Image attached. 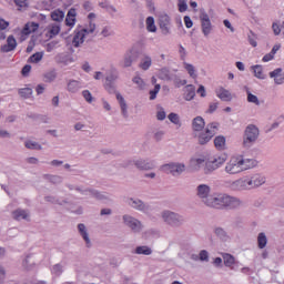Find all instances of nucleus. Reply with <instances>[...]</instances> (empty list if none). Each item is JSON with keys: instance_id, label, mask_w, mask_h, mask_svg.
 Returning <instances> with one entry per match:
<instances>
[{"instance_id": "f257e3e1", "label": "nucleus", "mask_w": 284, "mask_h": 284, "mask_svg": "<svg viewBox=\"0 0 284 284\" xmlns=\"http://www.w3.org/2000/svg\"><path fill=\"white\" fill-rule=\"evenodd\" d=\"M264 183L265 176L260 173H254L231 182L229 187L233 190V192H243L245 190H256V187H261Z\"/></svg>"}, {"instance_id": "f03ea898", "label": "nucleus", "mask_w": 284, "mask_h": 284, "mask_svg": "<svg viewBox=\"0 0 284 284\" xmlns=\"http://www.w3.org/2000/svg\"><path fill=\"white\" fill-rule=\"evenodd\" d=\"M256 166V160L244 159L242 155L233 156L226 163L224 172L226 174H241V172H245V170H251V168Z\"/></svg>"}, {"instance_id": "7ed1b4c3", "label": "nucleus", "mask_w": 284, "mask_h": 284, "mask_svg": "<svg viewBox=\"0 0 284 284\" xmlns=\"http://www.w3.org/2000/svg\"><path fill=\"white\" fill-rule=\"evenodd\" d=\"M241 205H243V202L236 196L217 194L213 207L215 210H236Z\"/></svg>"}, {"instance_id": "20e7f679", "label": "nucleus", "mask_w": 284, "mask_h": 284, "mask_svg": "<svg viewBox=\"0 0 284 284\" xmlns=\"http://www.w3.org/2000/svg\"><path fill=\"white\" fill-rule=\"evenodd\" d=\"M65 187L70 190V192L75 191L82 194L83 196H91L92 199H95L97 201H110V196L108 194L92 187L83 189L81 186H77L71 183H65Z\"/></svg>"}, {"instance_id": "39448f33", "label": "nucleus", "mask_w": 284, "mask_h": 284, "mask_svg": "<svg viewBox=\"0 0 284 284\" xmlns=\"http://www.w3.org/2000/svg\"><path fill=\"white\" fill-rule=\"evenodd\" d=\"M216 132H219V122L209 123L204 131L195 133L199 145H207L216 136Z\"/></svg>"}, {"instance_id": "423d86ee", "label": "nucleus", "mask_w": 284, "mask_h": 284, "mask_svg": "<svg viewBox=\"0 0 284 284\" xmlns=\"http://www.w3.org/2000/svg\"><path fill=\"white\" fill-rule=\"evenodd\" d=\"M162 221L170 227H181L185 224V216L174 211L164 210L161 213Z\"/></svg>"}, {"instance_id": "0eeeda50", "label": "nucleus", "mask_w": 284, "mask_h": 284, "mask_svg": "<svg viewBox=\"0 0 284 284\" xmlns=\"http://www.w3.org/2000/svg\"><path fill=\"white\" fill-rule=\"evenodd\" d=\"M210 192H212V189L207 184H200L196 187V196L201 199L202 203H204L206 207H213L215 203V199L219 195V194L212 195L210 194Z\"/></svg>"}, {"instance_id": "6e6552de", "label": "nucleus", "mask_w": 284, "mask_h": 284, "mask_svg": "<svg viewBox=\"0 0 284 284\" xmlns=\"http://www.w3.org/2000/svg\"><path fill=\"white\" fill-rule=\"evenodd\" d=\"M261 132L258 131L257 126L254 124H248L244 131L243 135V148L250 149L256 141H258Z\"/></svg>"}, {"instance_id": "1a4fd4ad", "label": "nucleus", "mask_w": 284, "mask_h": 284, "mask_svg": "<svg viewBox=\"0 0 284 284\" xmlns=\"http://www.w3.org/2000/svg\"><path fill=\"white\" fill-rule=\"evenodd\" d=\"M141 58V51L136 48H131L125 51L123 59L120 62L121 68H132V63H136Z\"/></svg>"}, {"instance_id": "9d476101", "label": "nucleus", "mask_w": 284, "mask_h": 284, "mask_svg": "<svg viewBox=\"0 0 284 284\" xmlns=\"http://www.w3.org/2000/svg\"><path fill=\"white\" fill-rule=\"evenodd\" d=\"M225 161H227L226 155H215L210 158L205 162L204 174H212V172H215V170H219V168H221V165H223Z\"/></svg>"}, {"instance_id": "9b49d317", "label": "nucleus", "mask_w": 284, "mask_h": 284, "mask_svg": "<svg viewBox=\"0 0 284 284\" xmlns=\"http://www.w3.org/2000/svg\"><path fill=\"white\" fill-rule=\"evenodd\" d=\"M122 221L125 225V227H129L133 234H141L143 232V223L141 220L130 215V214H124L122 216Z\"/></svg>"}, {"instance_id": "f8f14e48", "label": "nucleus", "mask_w": 284, "mask_h": 284, "mask_svg": "<svg viewBox=\"0 0 284 284\" xmlns=\"http://www.w3.org/2000/svg\"><path fill=\"white\" fill-rule=\"evenodd\" d=\"M162 172L165 174H172V176H181L185 170L184 163L171 162L161 166Z\"/></svg>"}, {"instance_id": "ddd939ff", "label": "nucleus", "mask_w": 284, "mask_h": 284, "mask_svg": "<svg viewBox=\"0 0 284 284\" xmlns=\"http://www.w3.org/2000/svg\"><path fill=\"white\" fill-rule=\"evenodd\" d=\"M130 165H135L138 170H144V171L154 170L155 168L154 161H149L143 159L128 160L123 163V168H130Z\"/></svg>"}, {"instance_id": "4468645a", "label": "nucleus", "mask_w": 284, "mask_h": 284, "mask_svg": "<svg viewBox=\"0 0 284 284\" xmlns=\"http://www.w3.org/2000/svg\"><path fill=\"white\" fill-rule=\"evenodd\" d=\"M128 205H130V207L136 210L138 212H143V214H148V212H150L151 210L150 204L143 202V200L141 199L130 197L128 200Z\"/></svg>"}, {"instance_id": "2eb2a0df", "label": "nucleus", "mask_w": 284, "mask_h": 284, "mask_svg": "<svg viewBox=\"0 0 284 284\" xmlns=\"http://www.w3.org/2000/svg\"><path fill=\"white\" fill-rule=\"evenodd\" d=\"M159 26L164 37L171 34L172 20L170 19V16H168L166 13L161 14L159 17Z\"/></svg>"}, {"instance_id": "dca6fc26", "label": "nucleus", "mask_w": 284, "mask_h": 284, "mask_svg": "<svg viewBox=\"0 0 284 284\" xmlns=\"http://www.w3.org/2000/svg\"><path fill=\"white\" fill-rule=\"evenodd\" d=\"M225 267H230L233 272H237L241 267V262L236 261V257L230 253H222Z\"/></svg>"}, {"instance_id": "f3484780", "label": "nucleus", "mask_w": 284, "mask_h": 284, "mask_svg": "<svg viewBox=\"0 0 284 284\" xmlns=\"http://www.w3.org/2000/svg\"><path fill=\"white\" fill-rule=\"evenodd\" d=\"M87 34H92V32H90V29H88V28H82L81 30L75 32V34L73 37V41H72L73 47L79 48V45H81V43H83V39H85Z\"/></svg>"}, {"instance_id": "a211bd4d", "label": "nucleus", "mask_w": 284, "mask_h": 284, "mask_svg": "<svg viewBox=\"0 0 284 284\" xmlns=\"http://www.w3.org/2000/svg\"><path fill=\"white\" fill-rule=\"evenodd\" d=\"M268 74H270L271 79H274V83L276 85H283L284 74H283V69L282 68H277V69L271 71Z\"/></svg>"}, {"instance_id": "6ab92c4d", "label": "nucleus", "mask_w": 284, "mask_h": 284, "mask_svg": "<svg viewBox=\"0 0 284 284\" xmlns=\"http://www.w3.org/2000/svg\"><path fill=\"white\" fill-rule=\"evenodd\" d=\"M12 219L14 221H28L30 219V212L23 209H17L12 212Z\"/></svg>"}, {"instance_id": "aec40b11", "label": "nucleus", "mask_w": 284, "mask_h": 284, "mask_svg": "<svg viewBox=\"0 0 284 284\" xmlns=\"http://www.w3.org/2000/svg\"><path fill=\"white\" fill-rule=\"evenodd\" d=\"M78 231L80 236H82L87 247H92V242L90 241V235L88 234V229L85 227V224H78Z\"/></svg>"}, {"instance_id": "412c9836", "label": "nucleus", "mask_w": 284, "mask_h": 284, "mask_svg": "<svg viewBox=\"0 0 284 284\" xmlns=\"http://www.w3.org/2000/svg\"><path fill=\"white\" fill-rule=\"evenodd\" d=\"M17 49V39H14V36H9L7 38V44H3L1 47V52H12Z\"/></svg>"}, {"instance_id": "4be33fe9", "label": "nucleus", "mask_w": 284, "mask_h": 284, "mask_svg": "<svg viewBox=\"0 0 284 284\" xmlns=\"http://www.w3.org/2000/svg\"><path fill=\"white\" fill-rule=\"evenodd\" d=\"M205 129V120L203 116H196L192 121L193 132H202Z\"/></svg>"}, {"instance_id": "5701e85b", "label": "nucleus", "mask_w": 284, "mask_h": 284, "mask_svg": "<svg viewBox=\"0 0 284 284\" xmlns=\"http://www.w3.org/2000/svg\"><path fill=\"white\" fill-rule=\"evenodd\" d=\"M81 88H83V85L79 80H69L67 83V90L71 92V94H77Z\"/></svg>"}, {"instance_id": "b1692460", "label": "nucleus", "mask_w": 284, "mask_h": 284, "mask_svg": "<svg viewBox=\"0 0 284 284\" xmlns=\"http://www.w3.org/2000/svg\"><path fill=\"white\" fill-rule=\"evenodd\" d=\"M196 97V88L194 85L189 84L184 88V100L192 101Z\"/></svg>"}, {"instance_id": "393cba45", "label": "nucleus", "mask_w": 284, "mask_h": 284, "mask_svg": "<svg viewBox=\"0 0 284 284\" xmlns=\"http://www.w3.org/2000/svg\"><path fill=\"white\" fill-rule=\"evenodd\" d=\"M214 234L220 239V241H223V243H226V241H230V235L227 234V231L225 229L217 226L214 229Z\"/></svg>"}, {"instance_id": "a878e982", "label": "nucleus", "mask_w": 284, "mask_h": 284, "mask_svg": "<svg viewBox=\"0 0 284 284\" xmlns=\"http://www.w3.org/2000/svg\"><path fill=\"white\" fill-rule=\"evenodd\" d=\"M116 99L121 108L122 115L124 119H128V102H125V98H123L121 93H116Z\"/></svg>"}, {"instance_id": "bb28decb", "label": "nucleus", "mask_w": 284, "mask_h": 284, "mask_svg": "<svg viewBox=\"0 0 284 284\" xmlns=\"http://www.w3.org/2000/svg\"><path fill=\"white\" fill-rule=\"evenodd\" d=\"M65 23L69 27L74 26L77 23V9H70L67 13Z\"/></svg>"}, {"instance_id": "cd10ccee", "label": "nucleus", "mask_w": 284, "mask_h": 284, "mask_svg": "<svg viewBox=\"0 0 284 284\" xmlns=\"http://www.w3.org/2000/svg\"><path fill=\"white\" fill-rule=\"evenodd\" d=\"M43 179L53 185H60V183H63V176L61 175L44 174Z\"/></svg>"}, {"instance_id": "c85d7f7f", "label": "nucleus", "mask_w": 284, "mask_h": 284, "mask_svg": "<svg viewBox=\"0 0 284 284\" xmlns=\"http://www.w3.org/2000/svg\"><path fill=\"white\" fill-rule=\"evenodd\" d=\"M50 17L52 21H57L58 23H60V21L65 19V12H63V10L55 9L50 13Z\"/></svg>"}, {"instance_id": "c756f323", "label": "nucleus", "mask_w": 284, "mask_h": 284, "mask_svg": "<svg viewBox=\"0 0 284 284\" xmlns=\"http://www.w3.org/2000/svg\"><path fill=\"white\" fill-rule=\"evenodd\" d=\"M134 254L150 256V255H152V247H150L148 245L138 246L134 251Z\"/></svg>"}, {"instance_id": "7c9ffc66", "label": "nucleus", "mask_w": 284, "mask_h": 284, "mask_svg": "<svg viewBox=\"0 0 284 284\" xmlns=\"http://www.w3.org/2000/svg\"><path fill=\"white\" fill-rule=\"evenodd\" d=\"M217 97L221 99V101H232V93L224 88H221L217 91Z\"/></svg>"}, {"instance_id": "2f4dec72", "label": "nucleus", "mask_w": 284, "mask_h": 284, "mask_svg": "<svg viewBox=\"0 0 284 284\" xmlns=\"http://www.w3.org/2000/svg\"><path fill=\"white\" fill-rule=\"evenodd\" d=\"M257 247L260 250H265L267 247V235L264 232L258 233L257 235Z\"/></svg>"}, {"instance_id": "473e14b6", "label": "nucleus", "mask_w": 284, "mask_h": 284, "mask_svg": "<svg viewBox=\"0 0 284 284\" xmlns=\"http://www.w3.org/2000/svg\"><path fill=\"white\" fill-rule=\"evenodd\" d=\"M202 33L204 37H210L212 34V21H203L201 22Z\"/></svg>"}, {"instance_id": "72a5a7b5", "label": "nucleus", "mask_w": 284, "mask_h": 284, "mask_svg": "<svg viewBox=\"0 0 284 284\" xmlns=\"http://www.w3.org/2000/svg\"><path fill=\"white\" fill-rule=\"evenodd\" d=\"M225 136L224 135H217L214 139V145L216 148V150H225Z\"/></svg>"}, {"instance_id": "f704fd0d", "label": "nucleus", "mask_w": 284, "mask_h": 284, "mask_svg": "<svg viewBox=\"0 0 284 284\" xmlns=\"http://www.w3.org/2000/svg\"><path fill=\"white\" fill-rule=\"evenodd\" d=\"M159 79H161L162 81H172V74H170V69H161L159 72Z\"/></svg>"}, {"instance_id": "c9c22d12", "label": "nucleus", "mask_w": 284, "mask_h": 284, "mask_svg": "<svg viewBox=\"0 0 284 284\" xmlns=\"http://www.w3.org/2000/svg\"><path fill=\"white\" fill-rule=\"evenodd\" d=\"M104 89L109 94H115V97L119 94L116 91V82H104Z\"/></svg>"}, {"instance_id": "e433bc0d", "label": "nucleus", "mask_w": 284, "mask_h": 284, "mask_svg": "<svg viewBox=\"0 0 284 284\" xmlns=\"http://www.w3.org/2000/svg\"><path fill=\"white\" fill-rule=\"evenodd\" d=\"M44 201L47 203H52V205H63V204L68 203V201L60 202V200L57 196H53V195H45Z\"/></svg>"}, {"instance_id": "4c0bfd02", "label": "nucleus", "mask_w": 284, "mask_h": 284, "mask_svg": "<svg viewBox=\"0 0 284 284\" xmlns=\"http://www.w3.org/2000/svg\"><path fill=\"white\" fill-rule=\"evenodd\" d=\"M246 101L247 103H254V105H261V101L258 100V97L250 92L248 89H246Z\"/></svg>"}, {"instance_id": "58836bf2", "label": "nucleus", "mask_w": 284, "mask_h": 284, "mask_svg": "<svg viewBox=\"0 0 284 284\" xmlns=\"http://www.w3.org/2000/svg\"><path fill=\"white\" fill-rule=\"evenodd\" d=\"M252 70L254 72V77H256V79H265V75L263 74V65L261 64H256L252 67Z\"/></svg>"}, {"instance_id": "ea45409f", "label": "nucleus", "mask_w": 284, "mask_h": 284, "mask_svg": "<svg viewBox=\"0 0 284 284\" xmlns=\"http://www.w3.org/2000/svg\"><path fill=\"white\" fill-rule=\"evenodd\" d=\"M57 79V71L52 70L43 74L44 83H52Z\"/></svg>"}, {"instance_id": "a19ab883", "label": "nucleus", "mask_w": 284, "mask_h": 284, "mask_svg": "<svg viewBox=\"0 0 284 284\" xmlns=\"http://www.w3.org/2000/svg\"><path fill=\"white\" fill-rule=\"evenodd\" d=\"M32 34V29L30 28V22H28L21 30L20 41H26V37Z\"/></svg>"}, {"instance_id": "79ce46f5", "label": "nucleus", "mask_w": 284, "mask_h": 284, "mask_svg": "<svg viewBox=\"0 0 284 284\" xmlns=\"http://www.w3.org/2000/svg\"><path fill=\"white\" fill-rule=\"evenodd\" d=\"M152 67V58L150 55H145L142 62L140 63L141 70H150Z\"/></svg>"}, {"instance_id": "37998d69", "label": "nucleus", "mask_w": 284, "mask_h": 284, "mask_svg": "<svg viewBox=\"0 0 284 284\" xmlns=\"http://www.w3.org/2000/svg\"><path fill=\"white\" fill-rule=\"evenodd\" d=\"M24 148H27V150H43V146H41V144L30 140L24 142Z\"/></svg>"}, {"instance_id": "c03bdc74", "label": "nucleus", "mask_w": 284, "mask_h": 284, "mask_svg": "<svg viewBox=\"0 0 284 284\" xmlns=\"http://www.w3.org/2000/svg\"><path fill=\"white\" fill-rule=\"evenodd\" d=\"M18 94H19L22 99H30V98L32 97V88L19 89Z\"/></svg>"}, {"instance_id": "a18cd8bd", "label": "nucleus", "mask_w": 284, "mask_h": 284, "mask_svg": "<svg viewBox=\"0 0 284 284\" xmlns=\"http://www.w3.org/2000/svg\"><path fill=\"white\" fill-rule=\"evenodd\" d=\"M175 88H181L182 85H187V80H181V78L176 74H172V79Z\"/></svg>"}, {"instance_id": "49530a36", "label": "nucleus", "mask_w": 284, "mask_h": 284, "mask_svg": "<svg viewBox=\"0 0 284 284\" xmlns=\"http://www.w3.org/2000/svg\"><path fill=\"white\" fill-rule=\"evenodd\" d=\"M183 65L186 72H189L190 77L192 79H196V69H194V65L187 62H183Z\"/></svg>"}, {"instance_id": "de8ad7c7", "label": "nucleus", "mask_w": 284, "mask_h": 284, "mask_svg": "<svg viewBox=\"0 0 284 284\" xmlns=\"http://www.w3.org/2000/svg\"><path fill=\"white\" fill-rule=\"evenodd\" d=\"M146 30L149 32H156V24H154V17L146 18Z\"/></svg>"}, {"instance_id": "09e8293b", "label": "nucleus", "mask_w": 284, "mask_h": 284, "mask_svg": "<svg viewBox=\"0 0 284 284\" xmlns=\"http://www.w3.org/2000/svg\"><path fill=\"white\" fill-rule=\"evenodd\" d=\"M203 163H205V159H203V158H192L191 159V165H193V168H195V170H200L201 165H203Z\"/></svg>"}, {"instance_id": "8fccbe9b", "label": "nucleus", "mask_w": 284, "mask_h": 284, "mask_svg": "<svg viewBox=\"0 0 284 284\" xmlns=\"http://www.w3.org/2000/svg\"><path fill=\"white\" fill-rule=\"evenodd\" d=\"M43 59V52H36L29 59V63H39Z\"/></svg>"}, {"instance_id": "3c124183", "label": "nucleus", "mask_w": 284, "mask_h": 284, "mask_svg": "<svg viewBox=\"0 0 284 284\" xmlns=\"http://www.w3.org/2000/svg\"><path fill=\"white\" fill-rule=\"evenodd\" d=\"M59 32H61V27L59 24H53L49 30V38L53 39L57 37V34H59Z\"/></svg>"}, {"instance_id": "603ef678", "label": "nucleus", "mask_w": 284, "mask_h": 284, "mask_svg": "<svg viewBox=\"0 0 284 284\" xmlns=\"http://www.w3.org/2000/svg\"><path fill=\"white\" fill-rule=\"evenodd\" d=\"M161 92V84H155L154 89L149 92L150 94V101H154L156 99V94Z\"/></svg>"}, {"instance_id": "864d4df0", "label": "nucleus", "mask_w": 284, "mask_h": 284, "mask_svg": "<svg viewBox=\"0 0 284 284\" xmlns=\"http://www.w3.org/2000/svg\"><path fill=\"white\" fill-rule=\"evenodd\" d=\"M168 119L171 121V123H174V125H181V119L179 118V114L170 113Z\"/></svg>"}, {"instance_id": "5fc2aeb1", "label": "nucleus", "mask_w": 284, "mask_h": 284, "mask_svg": "<svg viewBox=\"0 0 284 284\" xmlns=\"http://www.w3.org/2000/svg\"><path fill=\"white\" fill-rule=\"evenodd\" d=\"M179 12H187V0H178Z\"/></svg>"}, {"instance_id": "6e6d98bb", "label": "nucleus", "mask_w": 284, "mask_h": 284, "mask_svg": "<svg viewBox=\"0 0 284 284\" xmlns=\"http://www.w3.org/2000/svg\"><path fill=\"white\" fill-rule=\"evenodd\" d=\"M82 97L87 101V103H92V101H94V97H92L90 90L82 91Z\"/></svg>"}, {"instance_id": "4d7b16f0", "label": "nucleus", "mask_w": 284, "mask_h": 284, "mask_svg": "<svg viewBox=\"0 0 284 284\" xmlns=\"http://www.w3.org/2000/svg\"><path fill=\"white\" fill-rule=\"evenodd\" d=\"M116 79H119V75L111 72L105 77V82L104 83H116Z\"/></svg>"}, {"instance_id": "13d9d810", "label": "nucleus", "mask_w": 284, "mask_h": 284, "mask_svg": "<svg viewBox=\"0 0 284 284\" xmlns=\"http://www.w3.org/2000/svg\"><path fill=\"white\" fill-rule=\"evenodd\" d=\"M248 43L253 48H256V45H258V43L256 42V36L254 34L253 31H250V33H248Z\"/></svg>"}, {"instance_id": "bf43d9fd", "label": "nucleus", "mask_w": 284, "mask_h": 284, "mask_svg": "<svg viewBox=\"0 0 284 284\" xmlns=\"http://www.w3.org/2000/svg\"><path fill=\"white\" fill-rule=\"evenodd\" d=\"M52 273L55 274V276H61V274H63V266L55 264L52 268Z\"/></svg>"}, {"instance_id": "052dcab7", "label": "nucleus", "mask_w": 284, "mask_h": 284, "mask_svg": "<svg viewBox=\"0 0 284 284\" xmlns=\"http://www.w3.org/2000/svg\"><path fill=\"white\" fill-rule=\"evenodd\" d=\"M200 261H205L206 263L210 261V253L206 250L200 252Z\"/></svg>"}, {"instance_id": "680f3d73", "label": "nucleus", "mask_w": 284, "mask_h": 284, "mask_svg": "<svg viewBox=\"0 0 284 284\" xmlns=\"http://www.w3.org/2000/svg\"><path fill=\"white\" fill-rule=\"evenodd\" d=\"M165 116H166L165 110L163 108H160V110L156 113L158 121H165Z\"/></svg>"}, {"instance_id": "e2e57ef3", "label": "nucleus", "mask_w": 284, "mask_h": 284, "mask_svg": "<svg viewBox=\"0 0 284 284\" xmlns=\"http://www.w3.org/2000/svg\"><path fill=\"white\" fill-rule=\"evenodd\" d=\"M200 21H210V16L204 11V9L200 10Z\"/></svg>"}, {"instance_id": "0e129e2a", "label": "nucleus", "mask_w": 284, "mask_h": 284, "mask_svg": "<svg viewBox=\"0 0 284 284\" xmlns=\"http://www.w3.org/2000/svg\"><path fill=\"white\" fill-rule=\"evenodd\" d=\"M272 30H273L275 37H278V34H281V30H282L281 24L273 22Z\"/></svg>"}, {"instance_id": "69168bd1", "label": "nucleus", "mask_w": 284, "mask_h": 284, "mask_svg": "<svg viewBox=\"0 0 284 284\" xmlns=\"http://www.w3.org/2000/svg\"><path fill=\"white\" fill-rule=\"evenodd\" d=\"M18 8H28V0H13Z\"/></svg>"}, {"instance_id": "338daca9", "label": "nucleus", "mask_w": 284, "mask_h": 284, "mask_svg": "<svg viewBox=\"0 0 284 284\" xmlns=\"http://www.w3.org/2000/svg\"><path fill=\"white\" fill-rule=\"evenodd\" d=\"M30 70H32V65L26 64L21 70L22 77H28V74H30Z\"/></svg>"}, {"instance_id": "774afa93", "label": "nucleus", "mask_w": 284, "mask_h": 284, "mask_svg": "<svg viewBox=\"0 0 284 284\" xmlns=\"http://www.w3.org/2000/svg\"><path fill=\"white\" fill-rule=\"evenodd\" d=\"M4 281H6V267L0 265V284H3Z\"/></svg>"}]
</instances>
